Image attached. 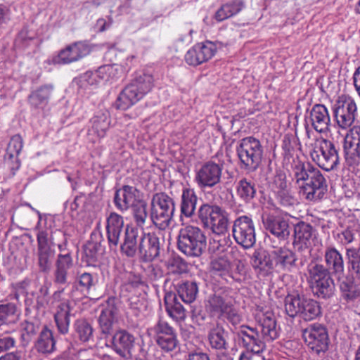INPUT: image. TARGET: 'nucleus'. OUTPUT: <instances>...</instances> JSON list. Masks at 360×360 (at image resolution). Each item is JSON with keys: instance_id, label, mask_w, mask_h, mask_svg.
<instances>
[{"instance_id": "nucleus-38", "label": "nucleus", "mask_w": 360, "mask_h": 360, "mask_svg": "<svg viewBox=\"0 0 360 360\" xmlns=\"http://www.w3.org/2000/svg\"><path fill=\"white\" fill-rule=\"evenodd\" d=\"M53 89L52 84H45L31 92L28 96V102L34 108H41L46 105Z\"/></svg>"}, {"instance_id": "nucleus-60", "label": "nucleus", "mask_w": 360, "mask_h": 360, "mask_svg": "<svg viewBox=\"0 0 360 360\" xmlns=\"http://www.w3.org/2000/svg\"><path fill=\"white\" fill-rule=\"evenodd\" d=\"M34 41L35 39L34 36L30 35L29 31L25 28L22 29L18 34L15 44L16 46L25 49L31 46Z\"/></svg>"}, {"instance_id": "nucleus-59", "label": "nucleus", "mask_w": 360, "mask_h": 360, "mask_svg": "<svg viewBox=\"0 0 360 360\" xmlns=\"http://www.w3.org/2000/svg\"><path fill=\"white\" fill-rule=\"evenodd\" d=\"M84 255L86 257V262L89 264H94L98 260V245L94 242H89L84 245Z\"/></svg>"}, {"instance_id": "nucleus-7", "label": "nucleus", "mask_w": 360, "mask_h": 360, "mask_svg": "<svg viewBox=\"0 0 360 360\" xmlns=\"http://www.w3.org/2000/svg\"><path fill=\"white\" fill-rule=\"evenodd\" d=\"M174 212V201L167 194L160 192L152 196L149 218L155 228L159 230L167 229L171 224Z\"/></svg>"}, {"instance_id": "nucleus-61", "label": "nucleus", "mask_w": 360, "mask_h": 360, "mask_svg": "<svg viewBox=\"0 0 360 360\" xmlns=\"http://www.w3.org/2000/svg\"><path fill=\"white\" fill-rule=\"evenodd\" d=\"M295 140L290 135H285L282 141V149L283 150V155L285 158L292 156V153L294 151Z\"/></svg>"}, {"instance_id": "nucleus-1", "label": "nucleus", "mask_w": 360, "mask_h": 360, "mask_svg": "<svg viewBox=\"0 0 360 360\" xmlns=\"http://www.w3.org/2000/svg\"><path fill=\"white\" fill-rule=\"evenodd\" d=\"M258 328L243 324L236 328V338L245 349L255 354L263 353L266 349V342H270L278 336L276 322L271 312L262 314L257 320Z\"/></svg>"}, {"instance_id": "nucleus-41", "label": "nucleus", "mask_w": 360, "mask_h": 360, "mask_svg": "<svg viewBox=\"0 0 360 360\" xmlns=\"http://www.w3.org/2000/svg\"><path fill=\"white\" fill-rule=\"evenodd\" d=\"M55 345L52 331L44 326L35 345L37 350L42 354H49L55 350Z\"/></svg>"}, {"instance_id": "nucleus-54", "label": "nucleus", "mask_w": 360, "mask_h": 360, "mask_svg": "<svg viewBox=\"0 0 360 360\" xmlns=\"http://www.w3.org/2000/svg\"><path fill=\"white\" fill-rule=\"evenodd\" d=\"M274 195L277 203L283 207H291L297 203V199L293 195L291 188Z\"/></svg>"}, {"instance_id": "nucleus-35", "label": "nucleus", "mask_w": 360, "mask_h": 360, "mask_svg": "<svg viewBox=\"0 0 360 360\" xmlns=\"http://www.w3.org/2000/svg\"><path fill=\"white\" fill-rule=\"evenodd\" d=\"M348 276L360 281V247L345 248Z\"/></svg>"}, {"instance_id": "nucleus-11", "label": "nucleus", "mask_w": 360, "mask_h": 360, "mask_svg": "<svg viewBox=\"0 0 360 360\" xmlns=\"http://www.w3.org/2000/svg\"><path fill=\"white\" fill-rule=\"evenodd\" d=\"M302 338L309 349L316 354H325L329 347L328 330L323 325L314 323L302 330Z\"/></svg>"}, {"instance_id": "nucleus-44", "label": "nucleus", "mask_w": 360, "mask_h": 360, "mask_svg": "<svg viewBox=\"0 0 360 360\" xmlns=\"http://www.w3.org/2000/svg\"><path fill=\"white\" fill-rule=\"evenodd\" d=\"M321 313L319 303L314 300L306 297L298 316L304 321H309L315 319Z\"/></svg>"}, {"instance_id": "nucleus-10", "label": "nucleus", "mask_w": 360, "mask_h": 360, "mask_svg": "<svg viewBox=\"0 0 360 360\" xmlns=\"http://www.w3.org/2000/svg\"><path fill=\"white\" fill-rule=\"evenodd\" d=\"M198 217L203 226L210 229L214 233L224 235L227 233L228 217L226 212L218 205L202 204L198 210Z\"/></svg>"}, {"instance_id": "nucleus-45", "label": "nucleus", "mask_w": 360, "mask_h": 360, "mask_svg": "<svg viewBox=\"0 0 360 360\" xmlns=\"http://www.w3.org/2000/svg\"><path fill=\"white\" fill-rule=\"evenodd\" d=\"M133 220L136 224L135 228L144 231V226L146 224L149 216L147 204L145 201L141 200L131 207Z\"/></svg>"}, {"instance_id": "nucleus-9", "label": "nucleus", "mask_w": 360, "mask_h": 360, "mask_svg": "<svg viewBox=\"0 0 360 360\" xmlns=\"http://www.w3.org/2000/svg\"><path fill=\"white\" fill-rule=\"evenodd\" d=\"M236 150L241 168L251 171L258 168L264 152L259 140L253 136L243 138L238 142Z\"/></svg>"}, {"instance_id": "nucleus-55", "label": "nucleus", "mask_w": 360, "mask_h": 360, "mask_svg": "<svg viewBox=\"0 0 360 360\" xmlns=\"http://www.w3.org/2000/svg\"><path fill=\"white\" fill-rule=\"evenodd\" d=\"M155 342L161 349L165 352L174 351L179 344L176 333L156 339Z\"/></svg>"}, {"instance_id": "nucleus-25", "label": "nucleus", "mask_w": 360, "mask_h": 360, "mask_svg": "<svg viewBox=\"0 0 360 360\" xmlns=\"http://www.w3.org/2000/svg\"><path fill=\"white\" fill-rule=\"evenodd\" d=\"M251 264L259 277H266L269 276L274 267V261L271 252L266 250H255L251 257Z\"/></svg>"}, {"instance_id": "nucleus-29", "label": "nucleus", "mask_w": 360, "mask_h": 360, "mask_svg": "<svg viewBox=\"0 0 360 360\" xmlns=\"http://www.w3.org/2000/svg\"><path fill=\"white\" fill-rule=\"evenodd\" d=\"M231 304V301L226 295L214 294L209 297L206 308L212 316H221L224 312L230 311Z\"/></svg>"}, {"instance_id": "nucleus-39", "label": "nucleus", "mask_w": 360, "mask_h": 360, "mask_svg": "<svg viewBox=\"0 0 360 360\" xmlns=\"http://www.w3.org/2000/svg\"><path fill=\"white\" fill-rule=\"evenodd\" d=\"M227 334L224 328L219 325L210 329L207 334L210 347L218 351L226 350L228 348Z\"/></svg>"}, {"instance_id": "nucleus-23", "label": "nucleus", "mask_w": 360, "mask_h": 360, "mask_svg": "<svg viewBox=\"0 0 360 360\" xmlns=\"http://www.w3.org/2000/svg\"><path fill=\"white\" fill-rule=\"evenodd\" d=\"M98 283L96 274L89 272L78 273L72 286L70 296L73 299H79L86 296Z\"/></svg>"}, {"instance_id": "nucleus-30", "label": "nucleus", "mask_w": 360, "mask_h": 360, "mask_svg": "<svg viewBox=\"0 0 360 360\" xmlns=\"http://www.w3.org/2000/svg\"><path fill=\"white\" fill-rule=\"evenodd\" d=\"M116 309L108 306L103 309L98 318L99 329L102 338H108L112 335L113 324L115 319Z\"/></svg>"}, {"instance_id": "nucleus-34", "label": "nucleus", "mask_w": 360, "mask_h": 360, "mask_svg": "<svg viewBox=\"0 0 360 360\" xmlns=\"http://www.w3.org/2000/svg\"><path fill=\"white\" fill-rule=\"evenodd\" d=\"M339 287L342 298L347 302L354 301L360 297V288L356 283V279L349 276L338 278Z\"/></svg>"}, {"instance_id": "nucleus-42", "label": "nucleus", "mask_w": 360, "mask_h": 360, "mask_svg": "<svg viewBox=\"0 0 360 360\" xmlns=\"http://www.w3.org/2000/svg\"><path fill=\"white\" fill-rule=\"evenodd\" d=\"M315 295L322 299H329L333 296L335 285L331 276L311 285Z\"/></svg>"}, {"instance_id": "nucleus-3", "label": "nucleus", "mask_w": 360, "mask_h": 360, "mask_svg": "<svg viewBox=\"0 0 360 360\" xmlns=\"http://www.w3.org/2000/svg\"><path fill=\"white\" fill-rule=\"evenodd\" d=\"M162 245L155 233L142 231L139 235L136 228L127 225L120 250L128 257H134L138 252L143 262H148L160 256Z\"/></svg>"}, {"instance_id": "nucleus-43", "label": "nucleus", "mask_w": 360, "mask_h": 360, "mask_svg": "<svg viewBox=\"0 0 360 360\" xmlns=\"http://www.w3.org/2000/svg\"><path fill=\"white\" fill-rule=\"evenodd\" d=\"M305 298L298 293L288 294L284 300L285 313L291 318L298 316Z\"/></svg>"}, {"instance_id": "nucleus-13", "label": "nucleus", "mask_w": 360, "mask_h": 360, "mask_svg": "<svg viewBox=\"0 0 360 360\" xmlns=\"http://www.w3.org/2000/svg\"><path fill=\"white\" fill-rule=\"evenodd\" d=\"M333 112L338 127L347 129L353 124L356 117V102L351 97H340L333 105Z\"/></svg>"}, {"instance_id": "nucleus-64", "label": "nucleus", "mask_w": 360, "mask_h": 360, "mask_svg": "<svg viewBox=\"0 0 360 360\" xmlns=\"http://www.w3.org/2000/svg\"><path fill=\"white\" fill-rule=\"evenodd\" d=\"M229 6L231 13L233 15L238 14L245 8V3L243 0H231L226 4Z\"/></svg>"}, {"instance_id": "nucleus-46", "label": "nucleus", "mask_w": 360, "mask_h": 360, "mask_svg": "<svg viewBox=\"0 0 360 360\" xmlns=\"http://www.w3.org/2000/svg\"><path fill=\"white\" fill-rule=\"evenodd\" d=\"M231 262L224 256L218 257L213 259L210 262V269L212 272L228 281L230 276Z\"/></svg>"}, {"instance_id": "nucleus-20", "label": "nucleus", "mask_w": 360, "mask_h": 360, "mask_svg": "<svg viewBox=\"0 0 360 360\" xmlns=\"http://www.w3.org/2000/svg\"><path fill=\"white\" fill-rule=\"evenodd\" d=\"M124 226V221L122 215L112 212L107 217L105 229L108 243L111 250L117 247Z\"/></svg>"}, {"instance_id": "nucleus-4", "label": "nucleus", "mask_w": 360, "mask_h": 360, "mask_svg": "<svg viewBox=\"0 0 360 360\" xmlns=\"http://www.w3.org/2000/svg\"><path fill=\"white\" fill-rule=\"evenodd\" d=\"M154 86V78L151 74L143 72L137 75L119 94L116 108L126 110L142 99Z\"/></svg>"}, {"instance_id": "nucleus-52", "label": "nucleus", "mask_w": 360, "mask_h": 360, "mask_svg": "<svg viewBox=\"0 0 360 360\" xmlns=\"http://www.w3.org/2000/svg\"><path fill=\"white\" fill-rule=\"evenodd\" d=\"M149 330L154 335L155 340L176 333L175 329L162 319H159Z\"/></svg>"}, {"instance_id": "nucleus-51", "label": "nucleus", "mask_w": 360, "mask_h": 360, "mask_svg": "<svg viewBox=\"0 0 360 360\" xmlns=\"http://www.w3.org/2000/svg\"><path fill=\"white\" fill-rule=\"evenodd\" d=\"M17 307L13 303L0 305V326L10 325L17 321Z\"/></svg>"}, {"instance_id": "nucleus-22", "label": "nucleus", "mask_w": 360, "mask_h": 360, "mask_svg": "<svg viewBox=\"0 0 360 360\" xmlns=\"http://www.w3.org/2000/svg\"><path fill=\"white\" fill-rule=\"evenodd\" d=\"M315 229L313 226L304 221H300L294 226L292 245L301 252L308 250L311 246Z\"/></svg>"}, {"instance_id": "nucleus-33", "label": "nucleus", "mask_w": 360, "mask_h": 360, "mask_svg": "<svg viewBox=\"0 0 360 360\" xmlns=\"http://www.w3.org/2000/svg\"><path fill=\"white\" fill-rule=\"evenodd\" d=\"M89 134L96 135L98 138H103L110 124V118L108 112H99L90 120Z\"/></svg>"}, {"instance_id": "nucleus-31", "label": "nucleus", "mask_w": 360, "mask_h": 360, "mask_svg": "<svg viewBox=\"0 0 360 360\" xmlns=\"http://www.w3.org/2000/svg\"><path fill=\"white\" fill-rule=\"evenodd\" d=\"M165 309L168 315L176 321H183L186 319V310L179 302L176 295L172 292L165 293L164 297Z\"/></svg>"}, {"instance_id": "nucleus-6", "label": "nucleus", "mask_w": 360, "mask_h": 360, "mask_svg": "<svg viewBox=\"0 0 360 360\" xmlns=\"http://www.w3.org/2000/svg\"><path fill=\"white\" fill-rule=\"evenodd\" d=\"M207 239L203 231L197 226L187 224L179 230L178 250L189 257H198L205 252Z\"/></svg>"}, {"instance_id": "nucleus-62", "label": "nucleus", "mask_w": 360, "mask_h": 360, "mask_svg": "<svg viewBox=\"0 0 360 360\" xmlns=\"http://www.w3.org/2000/svg\"><path fill=\"white\" fill-rule=\"evenodd\" d=\"M15 340L14 338L8 335L0 336V353L7 352L15 346Z\"/></svg>"}, {"instance_id": "nucleus-37", "label": "nucleus", "mask_w": 360, "mask_h": 360, "mask_svg": "<svg viewBox=\"0 0 360 360\" xmlns=\"http://www.w3.org/2000/svg\"><path fill=\"white\" fill-rule=\"evenodd\" d=\"M175 289L181 300L190 304L195 300L198 293V284L195 281H185L178 283Z\"/></svg>"}, {"instance_id": "nucleus-8", "label": "nucleus", "mask_w": 360, "mask_h": 360, "mask_svg": "<svg viewBox=\"0 0 360 360\" xmlns=\"http://www.w3.org/2000/svg\"><path fill=\"white\" fill-rule=\"evenodd\" d=\"M309 155L312 161L322 169L330 172L340 165L338 148L331 141L321 138L311 145Z\"/></svg>"}, {"instance_id": "nucleus-24", "label": "nucleus", "mask_w": 360, "mask_h": 360, "mask_svg": "<svg viewBox=\"0 0 360 360\" xmlns=\"http://www.w3.org/2000/svg\"><path fill=\"white\" fill-rule=\"evenodd\" d=\"M326 267L337 278H341L345 272V262L342 253L334 246L328 245L323 253Z\"/></svg>"}, {"instance_id": "nucleus-56", "label": "nucleus", "mask_w": 360, "mask_h": 360, "mask_svg": "<svg viewBox=\"0 0 360 360\" xmlns=\"http://www.w3.org/2000/svg\"><path fill=\"white\" fill-rule=\"evenodd\" d=\"M23 147V140L20 135L15 134L13 136L7 147V154L10 158L18 157Z\"/></svg>"}, {"instance_id": "nucleus-21", "label": "nucleus", "mask_w": 360, "mask_h": 360, "mask_svg": "<svg viewBox=\"0 0 360 360\" xmlns=\"http://www.w3.org/2000/svg\"><path fill=\"white\" fill-rule=\"evenodd\" d=\"M264 229L280 240L288 239L290 229L288 220L279 216L269 214L262 217Z\"/></svg>"}, {"instance_id": "nucleus-58", "label": "nucleus", "mask_w": 360, "mask_h": 360, "mask_svg": "<svg viewBox=\"0 0 360 360\" xmlns=\"http://www.w3.org/2000/svg\"><path fill=\"white\" fill-rule=\"evenodd\" d=\"M358 228L359 227H355V226H348L341 233H338V238L340 243L345 246L352 243L355 239V235L358 231Z\"/></svg>"}, {"instance_id": "nucleus-17", "label": "nucleus", "mask_w": 360, "mask_h": 360, "mask_svg": "<svg viewBox=\"0 0 360 360\" xmlns=\"http://www.w3.org/2000/svg\"><path fill=\"white\" fill-rule=\"evenodd\" d=\"M217 46L212 41L198 43L185 55V61L193 66L199 65L211 59L217 52Z\"/></svg>"}, {"instance_id": "nucleus-18", "label": "nucleus", "mask_w": 360, "mask_h": 360, "mask_svg": "<svg viewBox=\"0 0 360 360\" xmlns=\"http://www.w3.org/2000/svg\"><path fill=\"white\" fill-rule=\"evenodd\" d=\"M140 191L134 186L124 185L117 189L113 197V202L121 212H127L139 202H140Z\"/></svg>"}, {"instance_id": "nucleus-40", "label": "nucleus", "mask_w": 360, "mask_h": 360, "mask_svg": "<svg viewBox=\"0 0 360 360\" xmlns=\"http://www.w3.org/2000/svg\"><path fill=\"white\" fill-rule=\"evenodd\" d=\"M236 192L242 202L249 203L256 196L255 184L247 178H242L236 182Z\"/></svg>"}, {"instance_id": "nucleus-48", "label": "nucleus", "mask_w": 360, "mask_h": 360, "mask_svg": "<svg viewBox=\"0 0 360 360\" xmlns=\"http://www.w3.org/2000/svg\"><path fill=\"white\" fill-rule=\"evenodd\" d=\"M166 267L168 272L173 275H182L189 271L188 263L179 255L169 258L166 262Z\"/></svg>"}, {"instance_id": "nucleus-50", "label": "nucleus", "mask_w": 360, "mask_h": 360, "mask_svg": "<svg viewBox=\"0 0 360 360\" xmlns=\"http://www.w3.org/2000/svg\"><path fill=\"white\" fill-rule=\"evenodd\" d=\"M309 281L311 285L331 276L329 269L320 264H310L308 266Z\"/></svg>"}, {"instance_id": "nucleus-57", "label": "nucleus", "mask_w": 360, "mask_h": 360, "mask_svg": "<svg viewBox=\"0 0 360 360\" xmlns=\"http://www.w3.org/2000/svg\"><path fill=\"white\" fill-rule=\"evenodd\" d=\"M39 326L38 324L35 325L32 322L25 321L22 323V333L21 338L22 341L26 343L29 342L32 338L34 337L39 331Z\"/></svg>"}, {"instance_id": "nucleus-36", "label": "nucleus", "mask_w": 360, "mask_h": 360, "mask_svg": "<svg viewBox=\"0 0 360 360\" xmlns=\"http://www.w3.org/2000/svg\"><path fill=\"white\" fill-rule=\"evenodd\" d=\"M70 302L68 300L62 301L56 307V311L54 315V320L58 330L61 334H66L69 330L70 326Z\"/></svg>"}, {"instance_id": "nucleus-49", "label": "nucleus", "mask_w": 360, "mask_h": 360, "mask_svg": "<svg viewBox=\"0 0 360 360\" xmlns=\"http://www.w3.org/2000/svg\"><path fill=\"white\" fill-rule=\"evenodd\" d=\"M76 336L83 342L93 340V328L85 319H78L74 323Z\"/></svg>"}, {"instance_id": "nucleus-5", "label": "nucleus", "mask_w": 360, "mask_h": 360, "mask_svg": "<svg viewBox=\"0 0 360 360\" xmlns=\"http://www.w3.org/2000/svg\"><path fill=\"white\" fill-rule=\"evenodd\" d=\"M49 243L51 248L56 245L60 252L55 262L53 282L57 285H65L68 284V271L73 266V259L70 252L67 250L68 240L65 233L59 229L49 233Z\"/></svg>"}, {"instance_id": "nucleus-63", "label": "nucleus", "mask_w": 360, "mask_h": 360, "mask_svg": "<svg viewBox=\"0 0 360 360\" xmlns=\"http://www.w3.org/2000/svg\"><path fill=\"white\" fill-rule=\"evenodd\" d=\"M231 16L233 13L230 12L229 6L224 4L217 11L214 18L217 21L221 22Z\"/></svg>"}, {"instance_id": "nucleus-26", "label": "nucleus", "mask_w": 360, "mask_h": 360, "mask_svg": "<svg viewBox=\"0 0 360 360\" xmlns=\"http://www.w3.org/2000/svg\"><path fill=\"white\" fill-rule=\"evenodd\" d=\"M271 251V256L276 267L283 271H291L297 266V257L295 252L286 246L276 248Z\"/></svg>"}, {"instance_id": "nucleus-16", "label": "nucleus", "mask_w": 360, "mask_h": 360, "mask_svg": "<svg viewBox=\"0 0 360 360\" xmlns=\"http://www.w3.org/2000/svg\"><path fill=\"white\" fill-rule=\"evenodd\" d=\"M38 266L41 271L49 273L52 266L55 250L49 243V232L41 230L37 235Z\"/></svg>"}, {"instance_id": "nucleus-28", "label": "nucleus", "mask_w": 360, "mask_h": 360, "mask_svg": "<svg viewBox=\"0 0 360 360\" xmlns=\"http://www.w3.org/2000/svg\"><path fill=\"white\" fill-rule=\"evenodd\" d=\"M343 148L345 163L350 170H354L360 165V139L347 136Z\"/></svg>"}, {"instance_id": "nucleus-32", "label": "nucleus", "mask_w": 360, "mask_h": 360, "mask_svg": "<svg viewBox=\"0 0 360 360\" xmlns=\"http://www.w3.org/2000/svg\"><path fill=\"white\" fill-rule=\"evenodd\" d=\"M198 196L194 190L184 188L181 196V217L191 218L195 213Z\"/></svg>"}, {"instance_id": "nucleus-53", "label": "nucleus", "mask_w": 360, "mask_h": 360, "mask_svg": "<svg viewBox=\"0 0 360 360\" xmlns=\"http://www.w3.org/2000/svg\"><path fill=\"white\" fill-rule=\"evenodd\" d=\"M291 188V183L288 181L285 172H276L271 184V190L274 194Z\"/></svg>"}, {"instance_id": "nucleus-47", "label": "nucleus", "mask_w": 360, "mask_h": 360, "mask_svg": "<svg viewBox=\"0 0 360 360\" xmlns=\"http://www.w3.org/2000/svg\"><path fill=\"white\" fill-rule=\"evenodd\" d=\"M91 76L96 82L113 81L118 77V69L115 65H105L92 72Z\"/></svg>"}, {"instance_id": "nucleus-19", "label": "nucleus", "mask_w": 360, "mask_h": 360, "mask_svg": "<svg viewBox=\"0 0 360 360\" xmlns=\"http://www.w3.org/2000/svg\"><path fill=\"white\" fill-rule=\"evenodd\" d=\"M90 52V46L86 42H75L61 50L55 59V62L59 64H70L86 56Z\"/></svg>"}, {"instance_id": "nucleus-14", "label": "nucleus", "mask_w": 360, "mask_h": 360, "mask_svg": "<svg viewBox=\"0 0 360 360\" xmlns=\"http://www.w3.org/2000/svg\"><path fill=\"white\" fill-rule=\"evenodd\" d=\"M223 164L212 160L205 162L196 172L194 181L200 189L212 188L221 182Z\"/></svg>"}, {"instance_id": "nucleus-2", "label": "nucleus", "mask_w": 360, "mask_h": 360, "mask_svg": "<svg viewBox=\"0 0 360 360\" xmlns=\"http://www.w3.org/2000/svg\"><path fill=\"white\" fill-rule=\"evenodd\" d=\"M293 179L299 186V193L308 201L322 200L328 191L327 181L319 169L310 162L294 160L291 165Z\"/></svg>"}, {"instance_id": "nucleus-15", "label": "nucleus", "mask_w": 360, "mask_h": 360, "mask_svg": "<svg viewBox=\"0 0 360 360\" xmlns=\"http://www.w3.org/2000/svg\"><path fill=\"white\" fill-rule=\"evenodd\" d=\"M309 124L311 125L312 129L320 134H326L330 131V117L324 105L316 104L309 111V120L307 121L305 129L308 138H310Z\"/></svg>"}, {"instance_id": "nucleus-27", "label": "nucleus", "mask_w": 360, "mask_h": 360, "mask_svg": "<svg viewBox=\"0 0 360 360\" xmlns=\"http://www.w3.org/2000/svg\"><path fill=\"white\" fill-rule=\"evenodd\" d=\"M134 342V336L123 329L116 331L111 339L113 349L123 357L127 354H131Z\"/></svg>"}, {"instance_id": "nucleus-12", "label": "nucleus", "mask_w": 360, "mask_h": 360, "mask_svg": "<svg viewBox=\"0 0 360 360\" xmlns=\"http://www.w3.org/2000/svg\"><path fill=\"white\" fill-rule=\"evenodd\" d=\"M232 236L236 243L244 249L254 246L256 243L255 227L250 216H240L233 221Z\"/></svg>"}]
</instances>
